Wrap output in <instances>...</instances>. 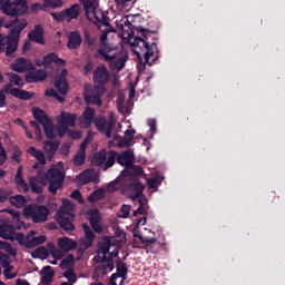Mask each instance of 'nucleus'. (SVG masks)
<instances>
[{
  "mask_svg": "<svg viewBox=\"0 0 285 285\" xmlns=\"http://www.w3.org/2000/svg\"><path fill=\"white\" fill-rule=\"evenodd\" d=\"M161 184V181H159V178H149L148 179V186L149 188H158V186Z\"/></svg>",
  "mask_w": 285,
  "mask_h": 285,
  "instance_id": "nucleus-62",
  "label": "nucleus"
},
{
  "mask_svg": "<svg viewBox=\"0 0 285 285\" xmlns=\"http://www.w3.org/2000/svg\"><path fill=\"white\" fill-rule=\"evenodd\" d=\"M23 19H20L19 20V18L18 17H16L14 19H12V20H10V21H4V28H7V30L8 29H12V28H14V26H19V22H21Z\"/></svg>",
  "mask_w": 285,
  "mask_h": 285,
  "instance_id": "nucleus-55",
  "label": "nucleus"
},
{
  "mask_svg": "<svg viewBox=\"0 0 285 285\" xmlns=\"http://www.w3.org/2000/svg\"><path fill=\"white\" fill-rule=\"evenodd\" d=\"M32 115H33V119H36L38 124H41V126L52 120L48 115H46V111L43 109H39L37 107L32 109Z\"/></svg>",
  "mask_w": 285,
  "mask_h": 285,
  "instance_id": "nucleus-32",
  "label": "nucleus"
},
{
  "mask_svg": "<svg viewBox=\"0 0 285 285\" xmlns=\"http://www.w3.org/2000/svg\"><path fill=\"white\" fill-rule=\"evenodd\" d=\"M14 184L19 190V193H29L30 187L28 186V183H26V179H23V167H18L16 176H14Z\"/></svg>",
  "mask_w": 285,
  "mask_h": 285,
  "instance_id": "nucleus-23",
  "label": "nucleus"
},
{
  "mask_svg": "<svg viewBox=\"0 0 285 285\" xmlns=\"http://www.w3.org/2000/svg\"><path fill=\"white\" fill-rule=\"evenodd\" d=\"M121 277L122 281L128 279V264L124 263L120 258L116 261V273L109 278V285H117V278Z\"/></svg>",
  "mask_w": 285,
  "mask_h": 285,
  "instance_id": "nucleus-14",
  "label": "nucleus"
},
{
  "mask_svg": "<svg viewBox=\"0 0 285 285\" xmlns=\"http://www.w3.org/2000/svg\"><path fill=\"white\" fill-rule=\"evenodd\" d=\"M115 190H119V180L116 179L107 185V193H115Z\"/></svg>",
  "mask_w": 285,
  "mask_h": 285,
  "instance_id": "nucleus-56",
  "label": "nucleus"
},
{
  "mask_svg": "<svg viewBox=\"0 0 285 285\" xmlns=\"http://www.w3.org/2000/svg\"><path fill=\"white\" fill-rule=\"evenodd\" d=\"M147 202L148 200L146 198L139 196L138 197L139 206H138L137 210H134V215H146V204H147Z\"/></svg>",
  "mask_w": 285,
  "mask_h": 285,
  "instance_id": "nucleus-42",
  "label": "nucleus"
},
{
  "mask_svg": "<svg viewBox=\"0 0 285 285\" xmlns=\"http://www.w3.org/2000/svg\"><path fill=\"white\" fill-rule=\"evenodd\" d=\"M42 128L45 130L47 139L52 140L57 137V132L55 131V124H52V120L45 122V125H42Z\"/></svg>",
  "mask_w": 285,
  "mask_h": 285,
  "instance_id": "nucleus-37",
  "label": "nucleus"
},
{
  "mask_svg": "<svg viewBox=\"0 0 285 285\" xmlns=\"http://www.w3.org/2000/svg\"><path fill=\"white\" fill-rule=\"evenodd\" d=\"M24 215L30 217L33 224H46L50 217V208L45 205H29L24 208Z\"/></svg>",
  "mask_w": 285,
  "mask_h": 285,
  "instance_id": "nucleus-8",
  "label": "nucleus"
},
{
  "mask_svg": "<svg viewBox=\"0 0 285 285\" xmlns=\"http://www.w3.org/2000/svg\"><path fill=\"white\" fill-rule=\"evenodd\" d=\"M7 77L9 79V83L11 86H18V88H23L26 86V82L23 81V78L14 72H7Z\"/></svg>",
  "mask_w": 285,
  "mask_h": 285,
  "instance_id": "nucleus-35",
  "label": "nucleus"
},
{
  "mask_svg": "<svg viewBox=\"0 0 285 285\" xmlns=\"http://www.w3.org/2000/svg\"><path fill=\"white\" fill-rule=\"evenodd\" d=\"M40 275H42L41 284L43 285L52 284V279L55 278V271L52 269V266L50 265L45 266L41 269Z\"/></svg>",
  "mask_w": 285,
  "mask_h": 285,
  "instance_id": "nucleus-29",
  "label": "nucleus"
},
{
  "mask_svg": "<svg viewBox=\"0 0 285 285\" xmlns=\"http://www.w3.org/2000/svg\"><path fill=\"white\" fill-rule=\"evenodd\" d=\"M138 36L134 39L131 46L137 57H144L147 66H155L159 59V49L157 48V39L153 38L154 32L144 27L136 28Z\"/></svg>",
  "mask_w": 285,
  "mask_h": 285,
  "instance_id": "nucleus-1",
  "label": "nucleus"
},
{
  "mask_svg": "<svg viewBox=\"0 0 285 285\" xmlns=\"http://www.w3.org/2000/svg\"><path fill=\"white\" fill-rule=\"evenodd\" d=\"M82 230L85 233V239L82 242V246L85 248H91L92 244H95V233L90 229L88 224H82Z\"/></svg>",
  "mask_w": 285,
  "mask_h": 285,
  "instance_id": "nucleus-28",
  "label": "nucleus"
},
{
  "mask_svg": "<svg viewBox=\"0 0 285 285\" xmlns=\"http://www.w3.org/2000/svg\"><path fill=\"white\" fill-rule=\"evenodd\" d=\"M37 232H29V239L27 242V248H37V246H41V244H46L48 237L46 235L36 236Z\"/></svg>",
  "mask_w": 285,
  "mask_h": 285,
  "instance_id": "nucleus-26",
  "label": "nucleus"
},
{
  "mask_svg": "<svg viewBox=\"0 0 285 285\" xmlns=\"http://www.w3.org/2000/svg\"><path fill=\"white\" fill-rule=\"evenodd\" d=\"M6 159H8V154L6 153V148H3V145L0 141V166L6 164Z\"/></svg>",
  "mask_w": 285,
  "mask_h": 285,
  "instance_id": "nucleus-57",
  "label": "nucleus"
},
{
  "mask_svg": "<svg viewBox=\"0 0 285 285\" xmlns=\"http://www.w3.org/2000/svg\"><path fill=\"white\" fill-rule=\"evenodd\" d=\"M39 255H42L43 257H48V255H49L48 248H46L45 246L38 247V248L31 254V257H33V259H36V257H39Z\"/></svg>",
  "mask_w": 285,
  "mask_h": 285,
  "instance_id": "nucleus-52",
  "label": "nucleus"
},
{
  "mask_svg": "<svg viewBox=\"0 0 285 285\" xmlns=\"http://www.w3.org/2000/svg\"><path fill=\"white\" fill-rule=\"evenodd\" d=\"M13 235H16V240L18 242V244H20V246H24V248H28V239H29V234L23 235V233H17Z\"/></svg>",
  "mask_w": 285,
  "mask_h": 285,
  "instance_id": "nucleus-48",
  "label": "nucleus"
},
{
  "mask_svg": "<svg viewBox=\"0 0 285 285\" xmlns=\"http://www.w3.org/2000/svg\"><path fill=\"white\" fill-rule=\"evenodd\" d=\"M46 66H50L51 63H56V66H66V60L59 58V56L55 52H50L43 57Z\"/></svg>",
  "mask_w": 285,
  "mask_h": 285,
  "instance_id": "nucleus-33",
  "label": "nucleus"
},
{
  "mask_svg": "<svg viewBox=\"0 0 285 285\" xmlns=\"http://www.w3.org/2000/svg\"><path fill=\"white\" fill-rule=\"evenodd\" d=\"M24 79L27 83H39V81H46L48 79V72L43 69L30 71L26 75Z\"/></svg>",
  "mask_w": 285,
  "mask_h": 285,
  "instance_id": "nucleus-24",
  "label": "nucleus"
},
{
  "mask_svg": "<svg viewBox=\"0 0 285 285\" xmlns=\"http://www.w3.org/2000/svg\"><path fill=\"white\" fill-rule=\"evenodd\" d=\"M27 153L28 155H31V157H35L41 166H46V155H43V151L37 149V147H29Z\"/></svg>",
  "mask_w": 285,
  "mask_h": 285,
  "instance_id": "nucleus-34",
  "label": "nucleus"
},
{
  "mask_svg": "<svg viewBox=\"0 0 285 285\" xmlns=\"http://www.w3.org/2000/svg\"><path fill=\"white\" fill-rule=\"evenodd\" d=\"M96 264V274L97 276H106L108 273H112L115 271V261L112 256H108L107 258H94Z\"/></svg>",
  "mask_w": 285,
  "mask_h": 285,
  "instance_id": "nucleus-11",
  "label": "nucleus"
},
{
  "mask_svg": "<svg viewBox=\"0 0 285 285\" xmlns=\"http://www.w3.org/2000/svg\"><path fill=\"white\" fill-rule=\"evenodd\" d=\"M92 68H95V63L92 61L88 60L87 63L83 66L85 75L92 72Z\"/></svg>",
  "mask_w": 285,
  "mask_h": 285,
  "instance_id": "nucleus-64",
  "label": "nucleus"
},
{
  "mask_svg": "<svg viewBox=\"0 0 285 285\" xmlns=\"http://www.w3.org/2000/svg\"><path fill=\"white\" fill-rule=\"evenodd\" d=\"M21 155H23V153L21 151L19 146H16L11 156L12 161H17V164H21Z\"/></svg>",
  "mask_w": 285,
  "mask_h": 285,
  "instance_id": "nucleus-53",
  "label": "nucleus"
},
{
  "mask_svg": "<svg viewBox=\"0 0 285 285\" xmlns=\"http://www.w3.org/2000/svg\"><path fill=\"white\" fill-rule=\"evenodd\" d=\"M56 217L57 223L59 224L60 228H62V230H66V233H72V230H75V224H72L75 216H70L63 210H58Z\"/></svg>",
  "mask_w": 285,
  "mask_h": 285,
  "instance_id": "nucleus-15",
  "label": "nucleus"
},
{
  "mask_svg": "<svg viewBox=\"0 0 285 285\" xmlns=\"http://www.w3.org/2000/svg\"><path fill=\"white\" fill-rule=\"evenodd\" d=\"M95 17H96V20L98 21V23H101L102 26H110V22H109L108 18L106 17V14L100 13V18L97 14Z\"/></svg>",
  "mask_w": 285,
  "mask_h": 285,
  "instance_id": "nucleus-59",
  "label": "nucleus"
},
{
  "mask_svg": "<svg viewBox=\"0 0 285 285\" xmlns=\"http://www.w3.org/2000/svg\"><path fill=\"white\" fill-rule=\"evenodd\" d=\"M13 85L11 82L7 83L0 92L3 95H11V97H16V99H21L22 101H30L32 97H35V92H30L19 88H12Z\"/></svg>",
  "mask_w": 285,
  "mask_h": 285,
  "instance_id": "nucleus-12",
  "label": "nucleus"
},
{
  "mask_svg": "<svg viewBox=\"0 0 285 285\" xmlns=\"http://www.w3.org/2000/svg\"><path fill=\"white\" fill-rule=\"evenodd\" d=\"M82 117L87 124H95L97 130L99 132H102L107 139H110L112 137V128H115V121L112 120H106L104 117H98L95 119V109L87 107L85 111L82 112Z\"/></svg>",
  "mask_w": 285,
  "mask_h": 285,
  "instance_id": "nucleus-4",
  "label": "nucleus"
},
{
  "mask_svg": "<svg viewBox=\"0 0 285 285\" xmlns=\"http://www.w3.org/2000/svg\"><path fill=\"white\" fill-rule=\"evenodd\" d=\"M47 246H48L49 250H51L52 257L55 259H59L61 257V252L59 249H57V247H55V244L48 243Z\"/></svg>",
  "mask_w": 285,
  "mask_h": 285,
  "instance_id": "nucleus-54",
  "label": "nucleus"
},
{
  "mask_svg": "<svg viewBox=\"0 0 285 285\" xmlns=\"http://www.w3.org/2000/svg\"><path fill=\"white\" fill-rule=\"evenodd\" d=\"M51 17H53L56 21H67L66 12L63 10L61 12L51 13Z\"/></svg>",
  "mask_w": 285,
  "mask_h": 285,
  "instance_id": "nucleus-58",
  "label": "nucleus"
},
{
  "mask_svg": "<svg viewBox=\"0 0 285 285\" xmlns=\"http://www.w3.org/2000/svg\"><path fill=\"white\" fill-rule=\"evenodd\" d=\"M94 87L86 86L85 101L86 104L101 106V98L106 95V86L110 81V71L106 66H99L94 70Z\"/></svg>",
  "mask_w": 285,
  "mask_h": 285,
  "instance_id": "nucleus-2",
  "label": "nucleus"
},
{
  "mask_svg": "<svg viewBox=\"0 0 285 285\" xmlns=\"http://www.w3.org/2000/svg\"><path fill=\"white\" fill-rule=\"evenodd\" d=\"M86 164V151L80 150L73 157V165L75 166H83Z\"/></svg>",
  "mask_w": 285,
  "mask_h": 285,
  "instance_id": "nucleus-44",
  "label": "nucleus"
},
{
  "mask_svg": "<svg viewBox=\"0 0 285 285\" xmlns=\"http://www.w3.org/2000/svg\"><path fill=\"white\" fill-rule=\"evenodd\" d=\"M38 184L43 188L48 184V178L46 177V173L41 176L33 177Z\"/></svg>",
  "mask_w": 285,
  "mask_h": 285,
  "instance_id": "nucleus-60",
  "label": "nucleus"
},
{
  "mask_svg": "<svg viewBox=\"0 0 285 285\" xmlns=\"http://www.w3.org/2000/svg\"><path fill=\"white\" fill-rule=\"evenodd\" d=\"M77 181H79V184H82V186H86V184H90L92 181V171L87 169L80 173L77 176Z\"/></svg>",
  "mask_w": 285,
  "mask_h": 285,
  "instance_id": "nucleus-39",
  "label": "nucleus"
},
{
  "mask_svg": "<svg viewBox=\"0 0 285 285\" xmlns=\"http://www.w3.org/2000/svg\"><path fill=\"white\" fill-rule=\"evenodd\" d=\"M29 186L31 188V193H36V195H41V193H43V187L36 180L35 177L29 178Z\"/></svg>",
  "mask_w": 285,
  "mask_h": 285,
  "instance_id": "nucleus-40",
  "label": "nucleus"
},
{
  "mask_svg": "<svg viewBox=\"0 0 285 285\" xmlns=\"http://www.w3.org/2000/svg\"><path fill=\"white\" fill-rule=\"evenodd\" d=\"M67 39L68 50H79L81 48V43H83V38H81V32L79 31H69Z\"/></svg>",
  "mask_w": 285,
  "mask_h": 285,
  "instance_id": "nucleus-17",
  "label": "nucleus"
},
{
  "mask_svg": "<svg viewBox=\"0 0 285 285\" xmlns=\"http://www.w3.org/2000/svg\"><path fill=\"white\" fill-rule=\"evenodd\" d=\"M141 244H144V246L140 248L146 250V253H151L153 255H155V253H159V249L161 248V243H159L155 237H145Z\"/></svg>",
  "mask_w": 285,
  "mask_h": 285,
  "instance_id": "nucleus-22",
  "label": "nucleus"
},
{
  "mask_svg": "<svg viewBox=\"0 0 285 285\" xmlns=\"http://www.w3.org/2000/svg\"><path fill=\"white\" fill-rule=\"evenodd\" d=\"M14 236V225L8 222H0V237L2 239H12Z\"/></svg>",
  "mask_w": 285,
  "mask_h": 285,
  "instance_id": "nucleus-27",
  "label": "nucleus"
},
{
  "mask_svg": "<svg viewBox=\"0 0 285 285\" xmlns=\"http://www.w3.org/2000/svg\"><path fill=\"white\" fill-rule=\"evenodd\" d=\"M82 6H83V10L86 12V14H88V12H94L95 14V2H92V0H80Z\"/></svg>",
  "mask_w": 285,
  "mask_h": 285,
  "instance_id": "nucleus-49",
  "label": "nucleus"
},
{
  "mask_svg": "<svg viewBox=\"0 0 285 285\" xmlns=\"http://www.w3.org/2000/svg\"><path fill=\"white\" fill-rule=\"evenodd\" d=\"M45 97H52L56 101H60V104H63L66 101V99L63 97H61L57 90L52 89V88H48L45 91Z\"/></svg>",
  "mask_w": 285,
  "mask_h": 285,
  "instance_id": "nucleus-43",
  "label": "nucleus"
},
{
  "mask_svg": "<svg viewBox=\"0 0 285 285\" xmlns=\"http://www.w3.org/2000/svg\"><path fill=\"white\" fill-rule=\"evenodd\" d=\"M46 178L48 179V190L51 195H56L57 190L63 187V181L66 180V173L63 170L51 166L46 171Z\"/></svg>",
  "mask_w": 285,
  "mask_h": 285,
  "instance_id": "nucleus-6",
  "label": "nucleus"
},
{
  "mask_svg": "<svg viewBox=\"0 0 285 285\" xmlns=\"http://www.w3.org/2000/svg\"><path fill=\"white\" fill-rule=\"evenodd\" d=\"M100 222H101V213H99V209H90L89 224H100Z\"/></svg>",
  "mask_w": 285,
  "mask_h": 285,
  "instance_id": "nucleus-41",
  "label": "nucleus"
},
{
  "mask_svg": "<svg viewBox=\"0 0 285 285\" xmlns=\"http://www.w3.org/2000/svg\"><path fill=\"white\" fill-rule=\"evenodd\" d=\"M28 39L33 43L46 46V39L43 38V27H41V24H36L33 30L28 33Z\"/></svg>",
  "mask_w": 285,
  "mask_h": 285,
  "instance_id": "nucleus-21",
  "label": "nucleus"
},
{
  "mask_svg": "<svg viewBox=\"0 0 285 285\" xmlns=\"http://www.w3.org/2000/svg\"><path fill=\"white\" fill-rule=\"evenodd\" d=\"M24 28H28V20L22 19L18 24L10 29L6 49L7 57L17 52V48H19V39H21V32H23Z\"/></svg>",
  "mask_w": 285,
  "mask_h": 285,
  "instance_id": "nucleus-5",
  "label": "nucleus"
},
{
  "mask_svg": "<svg viewBox=\"0 0 285 285\" xmlns=\"http://www.w3.org/2000/svg\"><path fill=\"white\" fill-rule=\"evenodd\" d=\"M10 203L13 205V206H17L18 208H21V206H24L26 205V197L21 196V195H16V196H12L10 198Z\"/></svg>",
  "mask_w": 285,
  "mask_h": 285,
  "instance_id": "nucleus-45",
  "label": "nucleus"
},
{
  "mask_svg": "<svg viewBox=\"0 0 285 285\" xmlns=\"http://www.w3.org/2000/svg\"><path fill=\"white\" fill-rule=\"evenodd\" d=\"M65 17L67 18V22L70 23L72 19H77L81 12V7L79 3L72 4L70 8L63 10Z\"/></svg>",
  "mask_w": 285,
  "mask_h": 285,
  "instance_id": "nucleus-31",
  "label": "nucleus"
},
{
  "mask_svg": "<svg viewBox=\"0 0 285 285\" xmlns=\"http://www.w3.org/2000/svg\"><path fill=\"white\" fill-rule=\"evenodd\" d=\"M116 161L120 166H125V168H130L132 167V163L135 161V153H132V150H126L121 154L117 153Z\"/></svg>",
  "mask_w": 285,
  "mask_h": 285,
  "instance_id": "nucleus-20",
  "label": "nucleus"
},
{
  "mask_svg": "<svg viewBox=\"0 0 285 285\" xmlns=\"http://www.w3.org/2000/svg\"><path fill=\"white\" fill-rule=\"evenodd\" d=\"M106 197V189L104 188H98L95 189L89 196H88V202L91 204H95L97 202H101V199H105Z\"/></svg>",
  "mask_w": 285,
  "mask_h": 285,
  "instance_id": "nucleus-36",
  "label": "nucleus"
},
{
  "mask_svg": "<svg viewBox=\"0 0 285 285\" xmlns=\"http://www.w3.org/2000/svg\"><path fill=\"white\" fill-rule=\"evenodd\" d=\"M0 10L7 17H21L28 12L27 0H7L6 3L0 7Z\"/></svg>",
  "mask_w": 285,
  "mask_h": 285,
  "instance_id": "nucleus-9",
  "label": "nucleus"
},
{
  "mask_svg": "<svg viewBox=\"0 0 285 285\" xmlns=\"http://www.w3.org/2000/svg\"><path fill=\"white\" fill-rule=\"evenodd\" d=\"M115 161H117V151H107L106 149H102L94 155L91 158V166H97L98 168H102V170H108V168H112L115 166Z\"/></svg>",
  "mask_w": 285,
  "mask_h": 285,
  "instance_id": "nucleus-7",
  "label": "nucleus"
},
{
  "mask_svg": "<svg viewBox=\"0 0 285 285\" xmlns=\"http://www.w3.org/2000/svg\"><path fill=\"white\" fill-rule=\"evenodd\" d=\"M108 31H105L100 35V46L95 53L96 59H101V61H107L108 63H111V61H115L117 59V55H108V52H111V48L108 47Z\"/></svg>",
  "mask_w": 285,
  "mask_h": 285,
  "instance_id": "nucleus-10",
  "label": "nucleus"
},
{
  "mask_svg": "<svg viewBox=\"0 0 285 285\" xmlns=\"http://www.w3.org/2000/svg\"><path fill=\"white\" fill-rule=\"evenodd\" d=\"M70 153V144L69 142H63L62 146L60 147V154L68 156Z\"/></svg>",
  "mask_w": 285,
  "mask_h": 285,
  "instance_id": "nucleus-63",
  "label": "nucleus"
},
{
  "mask_svg": "<svg viewBox=\"0 0 285 285\" xmlns=\"http://www.w3.org/2000/svg\"><path fill=\"white\" fill-rule=\"evenodd\" d=\"M63 277H66V279H68L67 284H71V285L77 284V274H75V271L67 269L63 273Z\"/></svg>",
  "mask_w": 285,
  "mask_h": 285,
  "instance_id": "nucleus-47",
  "label": "nucleus"
},
{
  "mask_svg": "<svg viewBox=\"0 0 285 285\" xmlns=\"http://www.w3.org/2000/svg\"><path fill=\"white\" fill-rule=\"evenodd\" d=\"M60 142L59 140H45L43 141V150L45 155H47L48 160L52 161L55 155H57V150H59Z\"/></svg>",
  "mask_w": 285,
  "mask_h": 285,
  "instance_id": "nucleus-25",
  "label": "nucleus"
},
{
  "mask_svg": "<svg viewBox=\"0 0 285 285\" xmlns=\"http://www.w3.org/2000/svg\"><path fill=\"white\" fill-rule=\"evenodd\" d=\"M141 175H144V168L132 165L128 171H125L122 174V177H126V179H130V183L127 185L126 190L129 193V197L134 202L137 200V198L141 197V195H144V185L141 184V181L137 180V177H141Z\"/></svg>",
  "mask_w": 285,
  "mask_h": 285,
  "instance_id": "nucleus-3",
  "label": "nucleus"
},
{
  "mask_svg": "<svg viewBox=\"0 0 285 285\" xmlns=\"http://www.w3.org/2000/svg\"><path fill=\"white\" fill-rule=\"evenodd\" d=\"M45 8H61L63 6V0H42Z\"/></svg>",
  "mask_w": 285,
  "mask_h": 285,
  "instance_id": "nucleus-46",
  "label": "nucleus"
},
{
  "mask_svg": "<svg viewBox=\"0 0 285 285\" xmlns=\"http://www.w3.org/2000/svg\"><path fill=\"white\" fill-rule=\"evenodd\" d=\"M11 70L13 72H27V70H35V65L26 58H18L11 63Z\"/></svg>",
  "mask_w": 285,
  "mask_h": 285,
  "instance_id": "nucleus-19",
  "label": "nucleus"
},
{
  "mask_svg": "<svg viewBox=\"0 0 285 285\" xmlns=\"http://www.w3.org/2000/svg\"><path fill=\"white\" fill-rule=\"evenodd\" d=\"M83 35H85L86 46H88L89 48L97 46V38L90 36V32H88V31H85Z\"/></svg>",
  "mask_w": 285,
  "mask_h": 285,
  "instance_id": "nucleus-51",
  "label": "nucleus"
},
{
  "mask_svg": "<svg viewBox=\"0 0 285 285\" xmlns=\"http://www.w3.org/2000/svg\"><path fill=\"white\" fill-rule=\"evenodd\" d=\"M110 246H112V240L110 237H102V239L98 243V249L96 252L97 255L94 257V259L108 258L107 254L110 253Z\"/></svg>",
  "mask_w": 285,
  "mask_h": 285,
  "instance_id": "nucleus-16",
  "label": "nucleus"
},
{
  "mask_svg": "<svg viewBox=\"0 0 285 285\" xmlns=\"http://www.w3.org/2000/svg\"><path fill=\"white\" fill-rule=\"evenodd\" d=\"M70 264H75V256L72 254L67 255L60 263V268L66 269L70 266Z\"/></svg>",
  "mask_w": 285,
  "mask_h": 285,
  "instance_id": "nucleus-50",
  "label": "nucleus"
},
{
  "mask_svg": "<svg viewBox=\"0 0 285 285\" xmlns=\"http://www.w3.org/2000/svg\"><path fill=\"white\" fill-rule=\"evenodd\" d=\"M58 246L65 253H70V250L77 248V242L72 240V238L62 237L58 239Z\"/></svg>",
  "mask_w": 285,
  "mask_h": 285,
  "instance_id": "nucleus-30",
  "label": "nucleus"
},
{
  "mask_svg": "<svg viewBox=\"0 0 285 285\" xmlns=\"http://www.w3.org/2000/svg\"><path fill=\"white\" fill-rule=\"evenodd\" d=\"M0 266L4 268L3 275L6 279H14V277H17V273H10L14 268V266L10 265V256L8 254L0 252Z\"/></svg>",
  "mask_w": 285,
  "mask_h": 285,
  "instance_id": "nucleus-18",
  "label": "nucleus"
},
{
  "mask_svg": "<svg viewBox=\"0 0 285 285\" xmlns=\"http://www.w3.org/2000/svg\"><path fill=\"white\" fill-rule=\"evenodd\" d=\"M76 122H77V116L75 114L62 111L58 119V124L62 128L58 130L59 137H63V135L68 130V127L75 128Z\"/></svg>",
  "mask_w": 285,
  "mask_h": 285,
  "instance_id": "nucleus-13",
  "label": "nucleus"
},
{
  "mask_svg": "<svg viewBox=\"0 0 285 285\" xmlns=\"http://www.w3.org/2000/svg\"><path fill=\"white\" fill-rule=\"evenodd\" d=\"M120 213H122L120 215V217H122V219H126V217H128V215H130V205H122Z\"/></svg>",
  "mask_w": 285,
  "mask_h": 285,
  "instance_id": "nucleus-61",
  "label": "nucleus"
},
{
  "mask_svg": "<svg viewBox=\"0 0 285 285\" xmlns=\"http://www.w3.org/2000/svg\"><path fill=\"white\" fill-rule=\"evenodd\" d=\"M55 88L60 92V95H68V80L66 77H60L55 81Z\"/></svg>",
  "mask_w": 285,
  "mask_h": 285,
  "instance_id": "nucleus-38",
  "label": "nucleus"
}]
</instances>
